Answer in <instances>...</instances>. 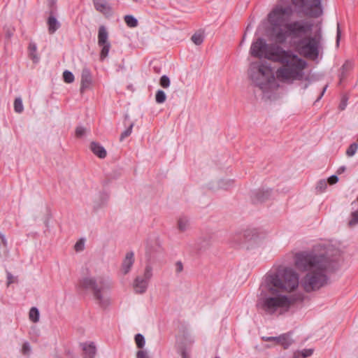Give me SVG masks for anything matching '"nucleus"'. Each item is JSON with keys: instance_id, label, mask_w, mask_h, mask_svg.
<instances>
[{"instance_id": "48", "label": "nucleus", "mask_w": 358, "mask_h": 358, "mask_svg": "<svg viewBox=\"0 0 358 358\" xmlns=\"http://www.w3.org/2000/svg\"><path fill=\"white\" fill-rule=\"evenodd\" d=\"M176 271L177 273H180L183 270V265L180 261H178L176 263Z\"/></svg>"}, {"instance_id": "24", "label": "nucleus", "mask_w": 358, "mask_h": 358, "mask_svg": "<svg viewBox=\"0 0 358 358\" xmlns=\"http://www.w3.org/2000/svg\"><path fill=\"white\" fill-rule=\"evenodd\" d=\"M271 196V191L268 189L263 190V191H258L255 194V201L257 202H263L268 199L269 196Z\"/></svg>"}, {"instance_id": "17", "label": "nucleus", "mask_w": 358, "mask_h": 358, "mask_svg": "<svg viewBox=\"0 0 358 358\" xmlns=\"http://www.w3.org/2000/svg\"><path fill=\"white\" fill-rule=\"evenodd\" d=\"M134 255L133 252H129L125 255V257L122 264V271L124 275L129 272L134 264Z\"/></svg>"}, {"instance_id": "12", "label": "nucleus", "mask_w": 358, "mask_h": 358, "mask_svg": "<svg viewBox=\"0 0 358 358\" xmlns=\"http://www.w3.org/2000/svg\"><path fill=\"white\" fill-rule=\"evenodd\" d=\"M265 233L257 229H248L244 232L245 238L248 241L253 243H260L265 238Z\"/></svg>"}, {"instance_id": "22", "label": "nucleus", "mask_w": 358, "mask_h": 358, "mask_svg": "<svg viewBox=\"0 0 358 358\" xmlns=\"http://www.w3.org/2000/svg\"><path fill=\"white\" fill-rule=\"evenodd\" d=\"M37 51V45L34 42H30L28 46V52L29 55L31 57V59L33 60L34 62L36 63L39 60V57L38 54L36 53Z\"/></svg>"}, {"instance_id": "37", "label": "nucleus", "mask_w": 358, "mask_h": 358, "mask_svg": "<svg viewBox=\"0 0 358 358\" xmlns=\"http://www.w3.org/2000/svg\"><path fill=\"white\" fill-rule=\"evenodd\" d=\"M159 84L162 87L168 88L171 84L169 78L166 75L162 76L160 78Z\"/></svg>"}, {"instance_id": "52", "label": "nucleus", "mask_w": 358, "mask_h": 358, "mask_svg": "<svg viewBox=\"0 0 358 358\" xmlns=\"http://www.w3.org/2000/svg\"><path fill=\"white\" fill-rule=\"evenodd\" d=\"M265 341H275L278 343V337H266L264 338Z\"/></svg>"}, {"instance_id": "25", "label": "nucleus", "mask_w": 358, "mask_h": 358, "mask_svg": "<svg viewBox=\"0 0 358 358\" xmlns=\"http://www.w3.org/2000/svg\"><path fill=\"white\" fill-rule=\"evenodd\" d=\"M178 227L181 232L187 231L189 228V221L185 217H180L178 220Z\"/></svg>"}, {"instance_id": "55", "label": "nucleus", "mask_w": 358, "mask_h": 358, "mask_svg": "<svg viewBox=\"0 0 358 358\" xmlns=\"http://www.w3.org/2000/svg\"><path fill=\"white\" fill-rule=\"evenodd\" d=\"M327 85H326V86L324 87V89H323L322 92H321V94H320V96L318 97L317 100L320 99L322 98V96L324 95V92H325V91H326V90H327Z\"/></svg>"}, {"instance_id": "4", "label": "nucleus", "mask_w": 358, "mask_h": 358, "mask_svg": "<svg viewBox=\"0 0 358 358\" xmlns=\"http://www.w3.org/2000/svg\"><path fill=\"white\" fill-rule=\"evenodd\" d=\"M81 286L92 292L95 303L101 308H106L111 303L110 292L113 282L108 276H87L81 281Z\"/></svg>"}, {"instance_id": "6", "label": "nucleus", "mask_w": 358, "mask_h": 358, "mask_svg": "<svg viewBox=\"0 0 358 358\" xmlns=\"http://www.w3.org/2000/svg\"><path fill=\"white\" fill-rule=\"evenodd\" d=\"M250 52L255 57L265 58L273 62L282 59V56L286 54L285 50L278 44H268L262 38H257L252 43Z\"/></svg>"}, {"instance_id": "35", "label": "nucleus", "mask_w": 358, "mask_h": 358, "mask_svg": "<svg viewBox=\"0 0 358 358\" xmlns=\"http://www.w3.org/2000/svg\"><path fill=\"white\" fill-rule=\"evenodd\" d=\"M63 78L65 83H71L74 80V76L71 71L66 70L63 73Z\"/></svg>"}, {"instance_id": "39", "label": "nucleus", "mask_w": 358, "mask_h": 358, "mask_svg": "<svg viewBox=\"0 0 358 358\" xmlns=\"http://www.w3.org/2000/svg\"><path fill=\"white\" fill-rule=\"evenodd\" d=\"M348 96L345 94L343 95L341 97V103L339 104V109L341 110H343L346 108V106L348 105Z\"/></svg>"}, {"instance_id": "53", "label": "nucleus", "mask_w": 358, "mask_h": 358, "mask_svg": "<svg viewBox=\"0 0 358 358\" xmlns=\"http://www.w3.org/2000/svg\"><path fill=\"white\" fill-rule=\"evenodd\" d=\"M0 238L1 239V241H2L3 244L4 245H6L7 241H6L5 236L3 234H0Z\"/></svg>"}, {"instance_id": "44", "label": "nucleus", "mask_w": 358, "mask_h": 358, "mask_svg": "<svg viewBox=\"0 0 358 358\" xmlns=\"http://www.w3.org/2000/svg\"><path fill=\"white\" fill-rule=\"evenodd\" d=\"M313 349H303V350H301V357L303 358H306V357H308L310 356H311L313 353Z\"/></svg>"}, {"instance_id": "29", "label": "nucleus", "mask_w": 358, "mask_h": 358, "mask_svg": "<svg viewBox=\"0 0 358 358\" xmlns=\"http://www.w3.org/2000/svg\"><path fill=\"white\" fill-rule=\"evenodd\" d=\"M14 110L17 113H21L23 110L22 100L20 97H17L14 101Z\"/></svg>"}, {"instance_id": "20", "label": "nucleus", "mask_w": 358, "mask_h": 358, "mask_svg": "<svg viewBox=\"0 0 358 358\" xmlns=\"http://www.w3.org/2000/svg\"><path fill=\"white\" fill-rule=\"evenodd\" d=\"M293 343L294 340L289 334H284L278 336V343L280 344L284 349H287Z\"/></svg>"}, {"instance_id": "56", "label": "nucleus", "mask_w": 358, "mask_h": 358, "mask_svg": "<svg viewBox=\"0 0 358 358\" xmlns=\"http://www.w3.org/2000/svg\"><path fill=\"white\" fill-rule=\"evenodd\" d=\"M182 358H187V354L185 351L182 352Z\"/></svg>"}, {"instance_id": "32", "label": "nucleus", "mask_w": 358, "mask_h": 358, "mask_svg": "<svg viewBox=\"0 0 358 358\" xmlns=\"http://www.w3.org/2000/svg\"><path fill=\"white\" fill-rule=\"evenodd\" d=\"M166 95L163 90H159L155 95L156 102L158 103H162L166 101Z\"/></svg>"}, {"instance_id": "49", "label": "nucleus", "mask_w": 358, "mask_h": 358, "mask_svg": "<svg viewBox=\"0 0 358 358\" xmlns=\"http://www.w3.org/2000/svg\"><path fill=\"white\" fill-rule=\"evenodd\" d=\"M7 280H8V282H7V285L9 286L10 284H12L13 282H14V277L13 276V275L10 273V272H7Z\"/></svg>"}, {"instance_id": "41", "label": "nucleus", "mask_w": 358, "mask_h": 358, "mask_svg": "<svg viewBox=\"0 0 358 358\" xmlns=\"http://www.w3.org/2000/svg\"><path fill=\"white\" fill-rule=\"evenodd\" d=\"M352 63L350 62H345V64L342 66L341 70V77L344 76V72L346 71L350 70L352 68Z\"/></svg>"}, {"instance_id": "15", "label": "nucleus", "mask_w": 358, "mask_h": 358, "mask_svg": "<svg viewBox=\"0 0 358 358\" xmlns=\"http://www.w3.org/2000/svg\"><path fill=\"white\" fill-rule=\"evenodd\" d=\"M92 83V77L89 69L84 68L81 73V86L80 92L83 93L85 90L90 89Z\"/></svg>"}, {"instance_id": "23", "label": "nucleus", "mask_w": 358, "mask_h": 358, "mask_svg": "<svg viewBox=\"0 0 358 358\" xmlns=\"http://www.w3.org/2000/svg\"><path fill=\"white\" fill-rule=\"evenodd\" d=\"M48 31L50 34L55 33L60 27L59 22L54 16H50L48 20Z\"/></svg>"}, {"instance_id": "1", "label": "nucleus", "mask_w": 358, "mask_h": 358, "mask_svg": "<svg viewBox=\"0 0 358 358\" xmlns=\"http://www.w3.org/2000/svg\"><path fill=\"white\" fill-rule=\"evenodd\" d=\"M299 285V275L291 268L280 267L275 272L267 274L260 286L257 307L272 315L279 308H288L291 305L302 301L304 296L301 293L273 296L278 292H292Z\"/></svg>"}, {"instance_id": "3", "label": "nucleus", "mask_w": 358, "mask_h": 358, "mask_svg": "<svg viewBox=\"0 0 358 358\" xmlns=\"http://www.w3.org/2000/svg\"><path fill=\"white\" fill-rule=\"evenodd\" d=\"M285 53L282 59L274 62L283 64L276 71L277 78L287 83L301 80L304 76L303 69L307 66V62L291 50H285Z\"/></svg>"}, {"instance_id": "43", "label": "nucleus", "mask_w": 358, "mask_h": 358, "mask_svg": "<svg viewBox=\"0 0 358 358\" xmlns=\"http://www.w3.org/2000/svg\"><path fill=\"white\" fill-rule=\"evenodd\" d=\"M22 352L24 355H28L31 352V346L29 343L26 342L23 344Z\"/></svg>"}, {"instance_id": "46", "label": "nucleus", "mask_w": 358, "mask_h": 358, "mask_svg": "<svg viewBox=\"0 0 358 358\" xmlns=\"http://www.w3.org/2000/svg\"><path fill=\"white\" fill-rule=\"evenodd\" d=\"M338 181V178L336 175H333L328 178L327 182L330 185H334Z\"/></svg>"}, {"instance_id": "30", "label": "nucleus", "mask_w": 358, "mask_h": 358, "mask_svg": "<svg viewBox=\"0 0 358 358\" xmlns=\"http://www.w3.org/2000/svg\"><path fill=\"white\" fill-rule=\"evenodd\" d=\"M358 224V210L353 211L350 215V219L348 222V225L353 227Z\"/></svg>"}, {"instance_id": "11", "label": "nucleus", "mask_w": 358, "mask_h": 358, "mask_svg": "<svg viewBox=\"0 0 358 358\" xmlns=\"http://www.w3.org/2000/svg\"><path fill=\"white\" fill-rule=\"evenodd\" d=\"M271 36L276 42L275 44H283L289 37L288 30L283 29L280 26H273L271 28Z\"/></svg>"}, {"instance_id": "10", "label": "nucleus", "mask_w": 358, "mask_h": 358, "mask_svg": "<svg viewBox=\"0 0 358 358\" xmlns=\"http://www.w3.org/2000/svg\"><path fill=\"white\" fill-rule=\"evenodd\" d=\"M291 12L289 7H276L268 15V20L271 27L280 26L283 17Z\"/></svg>"}, {"instance_id": "26", "label": "nucleus", "mask_w": 358, "mask_h": 358, "mask_svg": "<svg viewBox=\"0 0 358 358\" xmlns=\"http://www.w3.org/2000/svg\"><path fill=\"white\" fill-rule=\"evenodd\" d=\"M124 20L127 25L129 27L134 28L138 26V20L133 15H127L124 17Z\"/></svg>"}, {"instance_id": "54", "label": "nucleus", "mask_w": 358, "mask_h": 358, "mask_svg": "<svg viewBox=\"0 0 358 358\" xmlns=\"http://www.w3.org/2000/svg\"><path fill=\"white\" fill-rule=\"evenodd\" d=\"M300 356H301V351H296L294 353V358H300Z\"/></svg>"}, {"instance_id": "45", "label": "nucleus", "mask_w": 358, "mask_h": 358, "mask_svg": "<svg viewBox=\"0 0 358 358\" xmlns=\"http://www.w3.org/2000/svg\"><path fill=\"white\" fill-rule=\"evenodd\" d=\"M293 5L299 8H303L306 6L305 0H291Z\"/></svg>"}, {"instance_id": "9", "label": "nucleus", "mask_w": 358, "mask_h": 358, "mask_svg": "<svg viewBox=\"0 0 358 358\" xmlns=\"http://www.w3.org/2000/svg\"><path fill=\"white\" fill-rule=\"evenodd\" d=\"M152 276V267L148 264L145 266L143 276H137L133 284L134 289L136 294H143L146 292L149 281Z\"/></svg>"}, {"instance_id": "34", "label": "nucleus", "mask_w": 358, "mask_h": 358, "mask_svg": "<svg viewBox=\"0 0 358 358\" xmlns=\"http://www.w3.org/2000/svg\"><path fill=\"white\" fill-rule=\"evenodd\" d=\"M358 149V144L357 143H352L346 150V155L348 157L355 155Z\"/></svg>"}, {"instance_id": "51", "label": "nucleus", "mask_w": 358, "mask_h": 358, "mask_svg": "<svg viewBox=\"0 0 358 358\" xmlns=\"http://www.w3.org/2000/svg\"><path fill=\"white\" fill-rule=\"evenodd\" d=\"M345 169H346L345 166H342L338 168V169L337 171V173L341 174L342 173H343L345 171Z\"/></svg>"}, {"instance_id": "57", "label": "nucleus", "mask_w": 358, "mask_h": 358, "mask_svg": "<svg viewBox=\"0 0 358 358\" xmlns=\"http://www.w3.org/2000/svg\"><path fill=\"white\" fill-rule=\"evenodd\" d=\"M129 118V115H125V119H128Z\"/></svg>"}, {"instance_id": "50", "label": "nucleus", "mask_w": 358, "mask_h": 358, "mask_svg": "<svg viewBox=\"0 0 358 358\" xmlns=\"http://www.w3.org/2000/svg\"><path fill=\"white\" fill-rule=\"evenodd\" d=\"M341 29H340L339 24H338V26H337V34H336V44H337V45H338V44H339V41H340V38H341Z\"/></svg>"}, {"instance_id": "27", "label": "nucleus", "mask_w": 358, "mask_h": 358, "mask_svg": "<svg viewBox=\"0 0 358 358\" xmlns=\"http://www.w3.org/2000/svg\"><path fill=\"white\" fill-rule=\"evenodd\" d=\"M39 311L36 307H32L29 313L30 320L34 322H37L39 320Z\"/></svg>"}, {"instance_id": "38", "label": "nucleus", "mask_w": 358, "mask_h": 358, "mask_svg": "<svg viewBox=\"0 0 358 358\" xmlns=\"http://www.w3.org/2000/svg\"><path fill=\"white\" fill-rule=\"evenodd\" d=\"M327 187V182L325 180H320L316 185V189L318 192H322Z\"/></svg>"}, {"instance_id": "14", "label": "nucleus", "mask_w": 358, "mask_h": 358, "mask_svg": "<svg viewBox=\"0 0 358 358\" xmlns=\"http://www.w3.org/2000/svg\"><path fill=\"white\" fill-rule=\"evenodd\" d=\"M94 8L105 16L113 15V8L106 0H93Z\"/></svg>"}, {"instance_id": "28", "label": "nucleus", "mask_w": 358, "mask_h": 358, "mask_svg": "<svg viewBox=\"0 0 358 358\" xmlns=\"http://www.w3.org/2000/svg\"><path fill=\"white\" fill-rule=\"evenodd\" d=\"M101 47V50L100 53V59L101 60L104 59L108 55L110 48V43L103 44L102 45H99Z\"/></svg>"}, {"instance_id": "36", "label": "nucleus", "mask_w": 358, "mask_h": 358, "mask_svg": "<svg viewBox=\"0 0 358 358\" xmlns=\"http://www.w3.org/2000/svg\"><path fill=\"white\" fill-rule=\"evenodd\" d=\"M134 125V124L133 122L131 123L129 127L121 134L120 137V141H122L125 138L131 135Z\"/></svg>"}, {"instance_id": "47", "label": "nucleus", "mask_w": 358, "mask_h": 358, "mask_svg": "<svg viewBox=\"0 0 358 358\" xmlns=\"http://www.w3.org/2000/svg\"><path fill=\"white\" fill-rule=\"evenodd\" d=\"M137 358H150L145 351L139 350L136 355Z\"/></svg>"}, {"instance_id": "13", "label": "nucleus", "mask_w": 358, "mask_h": 358, "mask_svg": "<svg viewBox=\"0 0 358 358\" xmlns=\"http://www.w3.org/2000/svg\"><path fill=\"white\" fill-rule=\"evenodd\" d=\"M308 13L313 17H318L323 13L321 0H308Z\"/></svg>"}, {"instance_id": "7", "label": "nucleus", "mask_w": 358, "mask_h": 358, "mask_svg": "<svg viewBox=\"0 0 358 358\" xmlns=\"http://www.w3.org/2000/svg\"><path fill=\"white\" fill-rule=\"evenodd\" d=\"M322 40L321 30L319 29L315 36L302 38L294 43L300 55L311 59H317L320 54Z\"/></svg>"}, {"instance_id": "40", "label": "nucleus", "mask_w": 358, "mask_h": 358, "mask_svg": "<svg viewBox=\"0 0 358 358\" xmlns=\"http://www.w3.org/2000/svg\"><path fill=\"white\" fill-rule=\"evenodd\" d=\"M86 133V129L82 126H79L76 129V137L80 138Z\"/></svg>"}, {"instance_id": "8", "label": "nucleus", "mask_w": 358, "mask_h": 358, "mask_svg": "<svg viewBox=\"0 0 358 358\" xmlns=\"http://www.w3.org/2000/svg\"><path fill=\"white\" fill-rule=\"evenodd\" d=\"M313 24L304 20H295L285 24L292 39L302 38L312 30Z\"/></svg>"}, {"instance_id": "5", "label": "nucleus", "mask_w": 358, "mask_h": 358, "mask_svg": "<svg viewBox=\"0 0 358 358\" xmlns=\"http://www.w3.org/2000/svg\"><path fill=\"white\" fill-rule=\"evenodd\" d=\"M253 85L263 92L268 91L275 83V75L271 66L262 61L252 62L248 71Z\"/></svg>"}, {"instance_id": "31", "label": "nucleus", "mask_w": 358, "mask_h": 358, "mask_svg": "<svg viewBox=\"0 0 358 358\" xmlns=\"http://www.w3.org/2000/svg\"><path fill=\"white\" fill-rule=\"evenodd\" d=\"M192 41L196 45H200L204 39V36L203 34L201 33H195L191 38Z\"/></svg>"}, {"instance_id": "42", "label": "nucleus", "mask_w": 358, "mask_h": 358, "mask_svg": "<svg viewBox=\"0 0 358 358\" xmlns=\"http://www.w3.org/2000/svg\"><path fill=\"white\" fill-rule=\"evenodd\" d=\"M84 247H85V242L83 240H80L78 241L76 244H75V246H74V248L76 251H82L84 249Z\"/></svg>"}, {"instance_id": "33", "label": "nucleus", "mask_w": 358, "mask_h": 358, "mask_svg": "<svg viewBox=\"0 0 358 358\" xmlns=\"http://www.w3.org/2000/svg\"><path fill=\"white\" fill-rule=\"evenodd\" d=\"M135 342L138 348H143L145 343L144 336L141 334H137L135 336Z\"/></svg>"}, {"instance_id": "18", "label": "nucleus", "mask_w": 358, "mask_h": 358, "mask_svg": "<svg viewBox=\"0 0 358 358\" xmlns=\"http://www.w3.org/2000/svg\"><path fill=\"white\" fill-rule=\"evenodd\" d=\"M90 150L96 156L101 159H104L107 155L106 149L99 143L92 142Z\"/></svg>"}, {"instance_id": "16", "label": "nucleus", "mask_w": 358, "mask_h": 358, "mask_svg": "<svg viewBox=\"0 0 358 358\" xmlns=\"http://www.w3.org/2000/svg\"><path fill=\"white\" fill-rule=\"evenodd\" d=\"M108 194L106 192H99L97 196L94 199L93 202V208L95 210L104 207L108 200Z\"/></svg>"}, {"instance_id": "21", "label": "nucleus", "mask_w": 358, "mask_h": 358, "mask_svg": "<svg viewBox=\"0 0 358 358\" xmlns=\"http://www.w3.org/2000/svg\"><path fill=\"white\" fill-rule=\"evenodd\" d=\"M108 34L104 26H100L98 32V45H102L109 43L108 41Z\"/></svg>"}, {"instance_id": "19", "label": "nucleus", "mask_w": 358, "mask_h": 358, "mask_svg": "<svg viewBox=\"0 0 358 358\" xmlns=\"http://www.w3.org/2000/svg\"><path fill=\"white\" fill-rule=\"evenodd\" d=\"M83 350L84 351V357L85 358H94L96 353V349L93 343H91L90 344L83 343L82 345Z\"/></svg>"}, {"instance_id": "58", "label": "nucleus", "mask_w": 358, "mask_h": 358, "mask_svg": "<svg viewBox=\"0 0 358 358\" xmlns=\"http://www.w3.org/2000/svg\"><path fill=\"white\" fill-rule=\"evenodd\" d=\"M215 358H220V357H215Z\"/></svg>"}, {"instance_id": "2", "label": "nucleus", "mask_w": 358, "mask_h": 358, "mask_svg": "<svg viewBox=\"0 0 358 358\" xmlns=\"http://www.w3.org/2000/svg\"><path fill=\"white\" fill-rule=\"evenodd\" d=\"M334 255L330 245H319L310 252H300L294 256L296 267L308 273L301 280V285L307 292L317 290L328 283L327 272Z\"/></svg>"}]
</instances>
